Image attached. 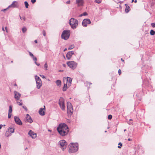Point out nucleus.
Masks as SVG:
<instances>
[{
    "label": "nucleus",
    "mask_w": 155,
    "mask_h": 155,
    "mask_svg": "<svg viewBox=\"0 0 155 155\" xmlns=\"http://www.w3.org/2000/svg\"><path fill=\"white\" fill-rule=\"evenodd\" d=\"M57 130L59 133L63 136L67 134L69 132L68 127L65 123L60 124L57 127Z\"/></svg>",
    "instance_id": "f257e3e1"
},
{
    "label": "nucleus",
    "mask_w": 155,
    "mask_h": 155,
    "mask_svg": "<svg viewBox=\"0 0 155 155\" xmlns=\"http://www.w3.org/2000/svg\"><path fill=\"white\" fill-rule=\"evenodd\" d=\"M69 152L70 153H74L78 149V145L77 143H71L69 145Z\"/></svg>",
    "instance_id": "f03ea898"
},
{
    "label": "nucleus",
    "mask_w": 155,
    "mask_h": 155,
    "mask_svg": "<svg viewBox=\"0 0 155 155\" xmlns=\"http://www.w3.org/2000/svg\"><path fill=\"white\" fill-rule=\"evenodd\" d=\"M69 23L71 28L73 29H75L78 26V21L73 18H71L69 20Z\"/></svg>",
    "instance_id": "7ed1b4c3"
},
{
    "label": "nucleus",
    "mask_w": 155,
    "mask_h": 155,
    "mask_svg": "<svg viewBox=\"0 0 155 155\" xmlns=\"http://www.w3.org/2000/svg\"><path fill=\"white\" fill-rule=\"evenodd\" d=\"M70 34V30H64L61 34V38L65 40H67L69 38Z\"/></svg>",
    "instance_id": "20e7f679"
},
{
    "label": "nucleus",
    "mask_w": 155,
    "mask_h": 155,
    "mask_svg": "<svg viewBox=\"0 0 155 155\" xmlns=\"http://www.w3.org/2000/svg\"><path fill=\"white\" fill-rule=\"evenodd\" d=\"M67 112L68 116H71L73 112L72 105L70 102L67 103Z\"/></svg>",
    "instance_id": "39448f33"
},
{
    "label": "nucleus",
    "mask_w": 155,
    "mask_h": 155,
    "mask_svg": "<svg viewBox=\"0 0 155 155\" xmlns=\"http://www.w3.org/2000/svg\"><path fill=\"white\" fill-rule=\"evenodd\" d=\"M36 81L37 88L39 89L40 88L42 85V82L39 77L35 75V76Z\"/></svg>",
    "instance_id": "423d86ee"
},
{
    "label": "nucleus",
    "mask_w": 155,
    "mask_h": 155,
    "mask_svg": "<svg viewBox=\"0 0 155 155\" xmlns=\"http://www.w3.org/2000/svg\"><path fill=\"white\" fill-rule=\"evenodd\" d=\"M58 144L60 145L61 149L63 150H64V149L66 148L68 144L65 140H63L59 141L58 143Z\"/></svg>",
    "instance_id": "0eeeda50"
},
{
    "label": "nucleus",
    "mask_w": 155,
    "mask_h": 155,
    "mask_svg": "<svg viewBox=\"0 0 155 155\" xmlns=\"http://www.w3.org/2000/svg\"><path fill=\"white\" fill-rule=\"evenodd\" d=\"M67 64L72 69H75L77 67V63L73 61L67 62Z\"/></svg>",
    "instance_id": "6e6552de"
},
{
    "label": "nucleus",
    "mask_w": 155,
    "mask_h": 155,
    "mask_svg": "<svg viewBox=\"0 0 155 155\" xmlns=\"http://www.w3.org/2000/svg\"><path fill=\"white\" fill-rule=\"evenodd\" d=\"M59 104L61 109L64 110H65V106L64 105V99L61 97L59 100Z\"/></svg>",
    "instance_id": "1a4fd4ad"
},
{
    "label": "nucleus",
    "mask_w": 155,
    "mask_h": 155,
    "mask_svg": "<svg viewBox=\"0 0 155 155\" xmlns=\"http://www.w3.org/2000/svg\"><path fill=\"white\" fill-rule=\"evenodd\" d=\"M72 81V79L69 77H67L64 79V82L68 84V87H70L71 85Z\"/></svg>",
    "instance_id": "9d476101"
},
{
    "label": "nucleus",
    "mask_w": 155,
    "mask_h": 155,
    "mask_svg": "<svg viewBox=\"0 0 155 155\" xmlns=\"http://www.w3.org/2000/svg\"><path fill=\"white\" fill-rule=\"evenodd\" d=\"M91 21L89 19H85L83 20L82 22V25L85 27H87L88 24H90Z\"/></svg>",
    "instance_id": "9b49d317"
},
{
    "label": "nucleus",
    "mask_w": 155,
    "mask_h": 155,
    "mask_svg": "<svg viewBox=\"0 0 155 155\" xmlns=\"http://www.w3.org/2000/svg\"><path fill=\"white\" fill-rule=\"evenodd\" d=\"M18 2L15 1H13L12 4L8 6V8H15L18 7Z\"/></svg>",
    "instance_id": "f8f14e48"
},
{
    "label": "nucleus",
    "mask_w": 155,
    "mask_h": 155,
    "mask_svg": "<svg viewBox=\"0 0 155 155\" xmlns=\"http://www.w3.org/2000/svg\"><path fill=\"white\" fill-rule=\"evenodd\" d=\"M14 98L16 100H18L21 97V94L16 91H14Z\"/></svg>",
    "instance_id": "ddd939ff"
},
{
    "label": "nucleus",
    "mask_w": 155,
    "mask_h": 155,
    "mask_svg": "<svg viewBox=\"0 0 155 155\" xmlns=\"http://www.w3.org/2000/svg\"><path fill=\"white\" fill-rule=\"evenodd\" d=\"M74 52L73 51H70L68 52L66 55L67 59L69 60L71 58L73 54H74Z\"/></svg>",
    "instance_id": "4468645a"
},
{
    "label": "nucleus",
    "mask_w": 155,
    "mask_h": 155,
    "mask_svg": "<svg viewBox=\"0 0 155 155\" xmlns=\"http://www.w3.org/2000/svg\"><path fill=\"white\" fill-rule=\"evenodd\" d=\"M14 120L15 123L19 125H21L22 124L21 121L19 118L17 116H15L14 117Z\"/></svg>",
    "instance_id": "2eb2a0df"
},
{
    "label": "nucleus",
    "mask_w": 155,
    "mask_h": 155,
    "mask_svg": "<svg viewBox=\"0 0 155 155\" xmlns=\"http://www.w3.org/2000/svg\"><path fill=\"white\" fill-rule=\"evenodd\" d=\"M28 134L33 139L35 138L36 137V134L31 130H30L29 131Z\"/></svg>",
    "instance_id": "dca6fc26"
},
{
    "label": "nucleus",
    "mask_w": 155,
    "mask_h": 155,
    "mask_svg": "<svg viewBox=\"0 0 155 155\" xmlns=\"http://www.w3.org/2000/svg\"><path fill=\"white\" fill-rule=\"evenodd\" d=\"M26 122H28L31 123L33 122L30 116L28 114H27L26 115Z\"/></svg>",
    "instance_id": "f3484780"
},
{
    "label": "nucleus",
    "mask_w": 155,
    "mask_h": 155,
    "mask_svg": "<svg viewBox=\"0 0 155 155\" xmlns=\"http://www.w3.org/2000/svg\"><path fill=\"white\" fill-rule=\"evenodd\" d=\"M44 108H40L39 111V114L41 116L44 115L45 114V106H44Z\"/></svg>",
    "instance_id": "a211bd4d"
},
{
    "label": "nucleus",
    "mask_w": 155,
    "mask_h": 155,
    "mask_svg": "<svg viewBox=\"0 0 155 155\" xmlns=\"http://www.w3.org/2000/svg\"><path fill=\"white\" fill-rule=\"evenodd\" d=\"M76 4L78 7L83 6L84 4V0H76Z\"/></svg>",
    "instance_id": "6ab92c4d"
},
{
    "label": "nucleus",
    "mask_w": 155,
    "mask_h": 155,
    "mask_svg": "<svg viewBox=\"0 0 155 155\" xmlns=\"http://www.w3.org/2000/svg\"><path fill=\"white\" fill-rule=\"evenodd\" d=\"M125 5L126 6V8L125 10V12L127 13L130 10V7L127 4H125Z\"/></svg>",
    "instance_id": "aec40b11"
},
{
    "label": "nucleus",
    "mask_w": 155,
    "mask_h": 155,
    "mask_svg": "<svg viewBox=\"0 0 155 155\" xmlns=\"http://www.w3.org/2000/svg\"><path fill=\"white\" fill-rule=\"evenodd\" d=\"M8 131L10 132L11 134L13 133L14 132V129L12 127H9Z\"/></svg>",
    "instance_id": "412c9836"
},
{
    "label": "nucleus",
    "mask_w": 155,
    "mask_h": 155,
    "mask_svg": "<svg viewBox=\"0 0 155 155\" xmlns=\"http://www.w3.org/2000/svg\"><path fill=\"white\" fill-rule=\"evenodd\" d=\"M56 84L57 85L59 86H60L61 84V81L60 80H57L56 81Z\"/></svg>",
    "instance_id": "4be33fe9"
},
{
    "label": "nucleus",
    "mask_w": 155,
    "mask_h": 155,
    "mask_svg": "<svg viewBox=\"0 0 155 155\" xmlns=\"http://www.w3.org/2000/svg\"><path fill=\"white\" fill-rule=\"evenodd\" d=\"M9 132L8 131H6L5 134V136L6 137H8L11 135V133H9Z\"/></svg>",
    "instance_id": "5701e85b"
},
{
    "label": "nucleus",
    "mask_w": 155,
    "mask_h": 155,
    "mask_svg": "<svg viewBox=\"0 0 155 155\" xmlns=\"http://www.w3.org/2000/svg\"><path fill=\"white\" fill-rule=\"evenodd\" d=\"M74 47V45H72L69 46L68 49V50H71Z\"/></svg>",
    "instance_id": "b1692460"
},
{
    "label": "nucleus",
    "mask_w": 155,
    "mask_h": 155,
    "mask_svg": "<svg viewBox=\"0 0 155 155\" xmlns=\"http://www.w3.org/2000/svg\"><path fill=\"white\" fill-rule=\"evenodd\" d=\"M12 106L11 105H10L9 106V109L8 110V113H12Z\"/></svg>",
    "instance_id": "393cba45"
},
{
    "label": "nucleus",
    "mask_w": 155,
    "mask_h": 155,
    "mask_svg": "<svg viewBox=\"0 0 155 155\" xmlns=\"http://www.w3.org/2000/svg\"><path fill=\"white\" fill-rule=\"evenodd\" d=\"M150 34L151 35H153L155 34V32L153 30H151L150 32Z\"/></svg>",
    "instance_id": "a878e982"
},
{
    "label": "nucleus",
    "mask_w": 155,
    "mask_h": 155,
    "mask_svg": "<svg viewBox=\"0 0 155 155\" xmlns=\"http://www.w3.org/2000/svg\"><path fill=\"white\" fill-rule=\"evenodd\" d=\"M25 5V7L26 8H28L29 6L28 4L27 1H25L24 2Z\"/></svg>",
    "instance_id": "bb28decb"
},
{
    "label": "nucleus",
    "mask_w": 155,
    "mask_h": 155,
    "mask_svg": "<svg viewBox=\"0 0 155 155\" xmlns=\"http://www.w3.org/2000/svg\"><path fill=\"white\" fill-rule=\"evenodd\" d=\"M26 30H27V29L25 27H23L22 29V32L23 33H25L26 31Z\"/></svg>",
    "instance_id": "cd10ccee"
},
{
    "label": "nucleus",
    "mask_w": 155,
    "mask_h": 155,
    "mask_svg": "<svg viewBox=\"0 0 155 155\" xmlns=\"http://www.w3.org/2000/svg\"><path fill=\"white\" fill-rule=\"evenodd\" d=\"M17 104L19 106H21L22 104V101L21 100H20V101H18Z\"/></svg>",
    "instance_id": "c85d7f7f"
},
{
    "label": "nucleus",
    "mask_w": 155,
    "mask_h": 155,
    "mask_svg": "<svg viewBox=\"0 0 155 155\" xmlns=\"http://www.w3.org/2000/svg\"><path fill=\"white\" fill-rule=\"evenodd\" d=\"M44 67L45 68V70H47L48 66L46 62L45 64Z\"/></svg>",
    "instance_id": "c756f323"
},
{
    "label": "nucleus",
    "mask_w": 155,
    "mask_h": 155,
    "mask_svg": "<svg viewBox=\"0 0 155 155\" xmlns=\"http://www.w3.org/2000/svg\"><path fill=\"white\" fill-rule=\"evenodd\" d=\"M95 2L98 4H99L101 2V0H95Z\"/></svg>",
    "instance_id": "7c9ffc66"
},
{
    "label": "nucleus",
    "mask_w": 155,
    "mask_h": 155,
    "mask_svg": "<svg viewBox=\"0 0 155 155\" xmlns=\"http://www.w3.org/2000/svg\"><path fill=\"white\" fill-rule=\"evenodd\" d=\"M69 87H65L64 86L63 87V91H65L66 90V89L67 88H68Z\"/></svg>",
    "instance_id": "2f4dec72"
},
{
    "label": "nucleus",
    "mask_w": 155,
    "mask_h": 155,
    "mask_svg": "<svg viewBox=\"0 0 155 155\" xmlns=\"http://www.w3.org/2000/svg\"><path fill=\"white\" fill-rule=\"evenodd\" d=\"M29 55L32 58H33V57L34 56L33 54L30 51H29Z\"/></svg>",
    "instance_id": "473e14b6"
},
{
    "label": "nucleus",
    "mask_w": 155,
    "mask_h": 155,
    "mask_svg": "<svg viewBox=\"0 0 155 155\" xmlns=\"http://www.w3.org/2000/svg\"><path fill=\"white\" fill-rule=\"evenodd\" d=\"M118 145H120V146H118V148H120V146H122V144L121 143H118Z\"/></svg>",
    "instance_id": "72a5a7b5"
},
{
    "label": "nucleus",
    "mask_w": 155,
    "mask_h": 155,
    "mask_svg": "<svg viewBox=\"0 0 155 155\" xmlns=\"http://www.w3.org/2000/svg\"><path fill=\"white\" fill-rule=\"evenodd\" d=\"M64 86L65 87H68V84H67V83H66L64 82Z\"/></svg>",
    "instance_id": "f704fd0d"
},
{
    "label": "nucleus",
    "mask_w": 155,
    "mask_h": 155,
    "mask_svg": "<svg viewBox=\"0 0 155 155\" xmlns=\"http://www.w3.org/2000/svg\"><path fill=\"white\" fill-rule=\"evenodd\" d=\"M112 116L111 115H109L108 116V118L109 120H110L112 119Z\"/></svg>",
    "instance_id": "c9c22d12"
},
{
    "label": "nucleus",
    "mask_w": 155,
    "mask_h": 155,
    "mask_svg": "<svg viewBox=\"0 0 155 155\" xmlns=\"http://www.w3.org/2000/svg\"><path fill=\"white\" fill-rule=\"evenodd\" d=\"M32 58L34 61H36L37 60V59L36 57L34 56L33 58Z\"/></svg>",
    "instance_id": "e433bc0d"
},
{
    "label": "nucleus",
    "mask_w": 155,
    "mask_h": 155,
    "mask_svg": "<svg viewBox=\"0 0 155 155\" xmlns=\"http://www.w3.org/2000/svg\"><path fill=\"white\" fill-rule=\"evenodd\" d=\"M9 8H8V7L4 9H2L1 10V11L2 12H4L6 10H7V9H8Z\"/></svg>",
    "instance_id": "4c0bfd02"
},
{
    "label": "nucleus",
    "mask_w": 155,
    "mask_h": 155,
    "mask_svg": "<svg viewBox=\"0 0 155 155\" xmlns=\"http://www.w3.org/2000/svg\"><path fill=\"white\" fill-rule=\"evenodd\" d=\"M22 107L26 111H27L28 110V109L25 106H23Z\"/></svg>",
    "instance_id": "58836bf2"
},
{
    "label": "nucleus",
    "mask_w": 155,
    "mask_h": 155,
    "mask_svg": "<svg viewBox=\"0 0 155 155\" xmlns=\"http://www.w3.org/2000/svg\"><path fill=\"white\" fill-rule=\"evenodd\" d=\"M83 16H86L87 15V13L86 12H85L83 13Z\"/></svg>",
    "instance_id": "ea45409f"
},
{
    "label": "nucleus",
    "mask_w": 155,
    "mask_h": 155,
    "mask_svg": "<svg viewBox=\"0 0 155 155\" xmlns=\"http://www.w3.org/2000/svg\"><path fill=\"white\" fill-rule=\"evenodd\" d=\"M118 74L119 75H120L121 74V70H120V69H119L118 70Z\"/></svg>",
    "instance_id": "a19ab883"
},
{
    "label": "nucleus",
    "mask_w": 155,
    "mask_h": 155,
    "mask_svg": "<svg viewBox=\"0 0 155 155\" xmlns=\"http://www.w3.org/2000/svg\"><path fill=\"white\" fill-rule=\"evenodd\" d=\"M42 33H43V35L44 36H45V35H46V33H45V31L43 30V31Z\"/></svg>",
    "instance_id": "79ce46f5"
},
{
    "label": "nucleus",
    "mask_w": 155,
    "mask_h": 155,
    "mask_svg": "<svg viewBox=\"0 0 155 155\" xmlns=\"http://www.w3.org/2000/svg\"><path fill=\"white\" fill-rule=\"evenodd\" d=\"M11 115H12L11 113H8V118H11Z\"/></svg>",
    "instance_id": "37998d69"
},
{
    "label": "nucleus",
    "mask_w": 155,
    "mask_h": 155,
    "mask_svg": "<svg viewBox=\"0 0 155 155\" xmlns=\"http://www.w3.org/2000/svg\"><path fill=\"white\" fill-rule=\"evenodd\" d=\"M36 2V0H31V2L32 4H34Z\"/></svg>",
    "instance_id": "c03bdc74"
},
{
    "label": "nucleus",
    "mask_w": 155,
    "mask_h": 155,
    "mask_svg": "<svg viewBox=\"0 0 155 155\" xmlns=\"http://www.w3.org/2000/svg\"><path fill=\"white\" fill-rule=\"evenodd\" d=\"M151 26L153 27H155V23H152L151 24Z\"/></svg>",
    "instance_id": "a18cd8bd"
},
{
    "label": "nucleus",
    "mask_w": 155,
    "mask_h": 155,
    "mask_svg": "<svg viewBox=\"0 0 155 155\" xmlns=\"http://www.w3.org/2000/svg\"><path fill=\"white\" fill-rule=\"evenodd\" d=\"M40 76L41 77L43 78H45V77L43 75H40Z\"/></svg>",
    "instance_id": "49530a36"
},
{
    "label": "nucleus",
    "mask_w": 155,
    "mask_h": 155,
    "mask_svg": "<svg viewBox=\"0 0 155 155\" xmlns=\"http://www.w3.org/2000/svg\"><path fill=\"white\" fill-rule=\"evenodd\" d=\"M35 63L36 65H37L38 66H39L40 65V64L39 63H38L36 61L35 62Z\"/></svg>",
    "instance_id": "de8ad7c7"
},
{
    "label": "nucleus",
    "mask_w": 155,
    "mask_h": 155,
    "mask_svg": "<svg viewBox=\"0 0 155 155\" xmlns=\"http://www.w3.org/2000/svg\"><path fill=\"white\" fill-rule=\"evenodd\" d=\"M5 30L6 31V32L7 33L8 32V30H7V27H5Z\"/></svg>",
    "instance_id": "09e8293b"
},
{
    "label": "nucleus",
    "mask_w": 155,
    "mask_h": 155,
    "mask_svg": "<svg viewBox=\"0 0 155 155\" xmlns=\"http://www.w3.org/2000/svg\"><path fill=\"white\" fill-rule=\"evenodd\" d=\"M70 1H68L66 2V3L68 4H69L70 3Z\"/></svg>",
    "instance_id": "8fccbe9b"
},
{
    "label": "nucleus",
    "mask_w": 155,
    "mask_h": 155,
    "mask_svg": "<svg viewBox=\"0 0 155 155\" xmlns=\"http://www.w3.org/2000/svg\"><path fill=\"white\" fill-rule=\"evenodd\" d=\"M83 13L82 14H80L79 16V17H82V16H83Z\"/></svg>",
    "instance_id": "3c124183"
},
{
    "label": "nucleus",
    "mask_w": 155,
    "mask_h": 155,
    "mask_svg": "<svg viewBox=\"0 0 155 155\" xmlns=\"http://www.w3.org/2000/svg\"><path fill=\"white\" fill-rule=\"evenodd\" d=\"M127 123L129 124H130V125H131V124H132V123L131 122H130L129 121H128Z\"/></svg>",
    "instance_id": "603ef678"
},
{
    "label": "nucleus",
    "mask_w": 155,
    "mask_h": 155,
    "mask_svg": "<svg viewBox=\"0 0 155 155\" xmlns=\"http://www.w3.org/2000/svg\"><path fill=\"white\" fill-rule=\"evenodd\" d=\"M2 126H3V125H2V124L0 125V129H1L2 128Z\"/></svg>",
    "instance_id": "864d4df0"
},
{
    "label": "nucleus",
    "mask_w": 155,
    "mask_h": 155,
    "mask_svg": "<svg viewBox=\"0 0 155 155\" xmlns=\"http://www.w3.org/2000/svg\"><path fill=\"white\" fill-rule=\"evenodd\" d=\"M128 140L129 141H132V139H131L130 138H129V139H128Z\"/></svg>",
    "instance_id": "5fc2aeb1"
},
{
    "label": "nucleus",
    "mask_w": 155,
    "mask_h": 155,
    "mask_svg": "<svg viewBox=\"0 0 155 155\" xmlns=\"http://www.w3.org/2000/svg\"><path fill=\"white\" fill-rule=\"evenodd\" d=\"M34 42L35 43H37V40H35V41H34Z\"/></svg>",
    "instance_id": "6e6d98bb"
},
{
    "label": "nucleus",
    "mask_w": 155,
    "mask_h": 155,
    "mask_svg": "<svg viewBox=\"0 0 155 155\" xmlns=\"http://www.w3.org/2000/svg\"><path fill=\"white\" fill-rule=\"evenodd\" d=\"M67 50V49L66 48H65L64 50V51H65Z\"/></svg>",
    "instance_id": "4d7b16f0"
},
{
    "label": "nucleus",
    "mask_w": 155,
    "mask_h": 155,
    "mask_svg": "<svg viewBox=\"0 0 155 155\" xmlns=\"http://www.w3.org/2000/svg\"><path fill=\"white\" fill-rule=\"evenodd\" d=\"M23 19L24 20H25V17H24L23 18Z\"/></svg>",
    "instance_id": "13d9d810"
},
{
    "label": "nucleus",
    "mask_w": 155,
    "mask_h": 155,
    "mask_svg": "<svg viewBox=\"0 0 155 155\" xmlns=\"http://www.w3.org/2000/svg\"><path fill=\"white\" fill-rule=\"evenodd\" d=\"M134 2L135 3H136L137 2V0H134Z\"/></svg>",
    "instance_id": "bf43d9fd"
},
{
    "label": "nucleus",
    "mask_w": 155,
    "mask_h": 155,
    "mask_svg": "<svg viewBox=\"0 0 155 155\" xmlns=\"http://www.w3.org/2000/svg\"><path fill=\"white\" fill-rule=\"evenodd\" d=\"M2 30L3 31H5V30H4V28L3 27L2 28Z\"/></svg>",
    "instance_id": "052dcab7"
},
{
    "label": "nucleus",
    "mask_w": 155,
    "mask_h": 155,
    "mask_svg": "<svg viewBox=\"0 0 155 155\" xmlns=\"http://www.w3.org/2000/svg\"><path fill=\"white\" fill-rule=\"evenodd\" d=\"M119 2L120 3H121L123 2V1H120Z\"/></svg>",
    "instance_id": "680f3d73"
},
{
    "label": "nucleus",
    "mask_w": 155,
    "mask_h": 155,
    "mask_svg": "<svg viewBox=\"0 0 155 155\" xmlns=\"http://www.w3.org/2000/svg\"><path fill=\"white\" fill-rule=\"evenodd\" d=\"M132 121V119H130L129 120V121Z\"/></svg>",
    "instance_id": "e2e57ef3"
},
{
    "label": "nucleus",
    "mask_w": 155,
    "mask_h": 155,
    "mask_svg": "<svg viewBox=\"0 0 155 155\" xmlns=\"http://www.w3.org/2000/svg\"><path fill=\"white\" fill-rule=\"evenodd\" d=\"M121 61H124V60H123L122 58H121Z\"/></svg>",
    "instance_id": "0e129e2a"
},
{
    "label": "nucleus",
    "mask_w": 155,
    "mask_h": 155,
    "mask_svg": "<svg viewBox=\"0 0 155 155\" xmlns=\"http://www.w3.org/2000/svg\"><path fill=\"white\" fill-rule=\"evenodd\" d=\"M3 126L4 127H5V124L3 125Z\"/></svg>",
    "instance_id": "69168bd1"
},
{
    "label": "nucleus",
    "mask_w": 155,
    "mask_h": 155,
    "mask_svg": "<svg viewBox=\"0 0 155 155\" xmlns=\"http://www.w3.org/2000/svg\"><path fill=\"white\" fill-rule=\"evenodd\" d=\"M20 19H22V18L21 16H20Z\"/></svg>",
    "instance_id": "338daca9"
},
{
    "label": "nucleus",
    "mask_w": 155,
    "mask_h": 155,
    "mask_svg": "<svg viewBox=\"0 0 155 155\" xmlns=\"http://www.w3.org/2000/svg\"><path fill=\"white\" fill-rule=\"evenodd\" d=\"M126 131V129H125V130H124V132H125V131Z\"/></svg>",
    "instance_id": "774afa93"
}]
</instances>
